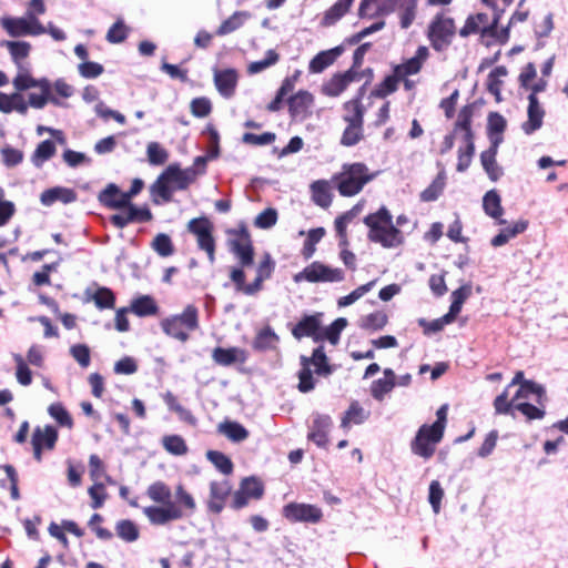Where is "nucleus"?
<instances>
[{"instance_id":"obj_1","label":"nucleus","mask_w":568,"mask_h":568,"mask_svg":"<svg viewBox=\"0 0 568 568\" xmlns=\"http://www.w3.org/2000/svg\"><path fill=\"white\" fill-rule=\"evenodd\" d=\"M364 223L368 227V239L385 248L398 247L405 241L404 234L399 230L408 223V217L404 214L397 216L396 225H394L390 212L382 206L377 212L365 216Z\"/></svg>"},{"instance_id":"obj_2","label":"nucleus","mask_w":568,"mask_h":568,"mask_svg":"<svg viewBox=\"0 0 568 568\" xmlns=\"http://www.w3.org/2000/svg\"><path fill=\"white\" fill-rule=\"evenodd\" d=\"M197 176L195 168L182 170L179 164H170L151 186L155 204L172 201L175 190H186L195 182Z\"/></svg>"},{"instance_id":"obj_3","label":"nucleus","mask_w":568,"mask_h":568,"mask_svg":"<svg viewBox=\"0 0 568 568\" xmlns=\"http://www.w3.org/2000/svg\"><path fill=\"white\" fill-rule=\"evenodd\" d=\"M148 497L154 503L163 506H148L143 508V514L152 525H166L170 521L181 519L184 514L180 507L171 501L172 493L170 487L163 481H155L148 487Z\"/></svg>"},{"instance_id":"obj_4","label":"nucleus","mask_w":568,"mask_h":568,"mask_svg":"<svg viewBox=\"0 0 568 568\" xmlns=\"http://www.w3.org/2000/svg\"><path fill=\"white\" fill-rule=\"evenodd\" d=\"M491 8V13L478 12L469 16L459 30V36L467 38L471 34H479V41L486 47L497 43V9L494 0H483Z\"/></svg>"},{"instance_id":"obj_5","label":"nucleus","mask_w":568,"mask_h":568,"mask_svg":"<svg viewBox=\"0 0 568 568\" xmlns=\"http://www.w3.org/2000/svg\"><path fill=\"white\" fill-rule=\"evenodd\" d=\"M377 172H369L364 163L344 164L342 172L335 178L337 189L343 196H353L359 193L364 185L374 180Z\"/></svg>"},{"instance_id":"obj_6","label":"nucleus","mask_w":568,"mask_h":568,"mask_svg":"<svg viewBox=\"0 0 568 568\" xmlns=\"http://www.w3.org/2000/svg\"><path fill=\"white\" fill-rule=\"evenodd\" d=\"M161 327L168 336L185 343L190 338V333L199 328L197 307L187 305L181 314L163 318Z\"/></svg>"},{"instance_id":"obj_7","label":"nucleus","mask_w":568,"mask_h":568,"mask_svg":"<svg viewBox=\"0 0 568 568\" xmlns=\"http://www.w3.org/2000/svg\"><path fill=\"white\" fill-rule=\"evenodd\" d=\"M529 394L536 395L540 400L546 396V390L532 381H525L524 373L518 371L505 390L499 394V413H507L517 398L528 397Z\"/></svg>"},{"instance_id":"obj_8","label":"nucleus","mask_w":568,"mask_h":568,"mask_svg":"<svg viewBox=\"0 0 568 568\" xmlns=\"http://www.w3.org/2000/svg\"><path fill=\"white\" fill-rule=\"evenodd\" d=\"M301 371L298 372V389L302 393H308L314 389L315 381L311 367H315V373L320 376H328L333 373L332 366L327 363V356L323 346L313 351L311 357L301 356Z\"/></svg>"},{"instance_id":"obj_9","label":"nucleus","mask_w":568,"mask_h":568,"mask_svg":"<svg viewBox=\"0 0 568 568\" xmlns=\"http://www.w3.org/2000/svg\"><path fill=\"white\" fill-rule=\"evenodd\" d=\"M471 109L465 106L460 110L456 124H455V136L460 138L459 154L457 170L459 172L465 171L471 161L474 154L473 133L470 129Z\"/></svg>"},{"instance_id":"obj_10","label":"nucleus","mask_w":568,"mask_h":568,"mask_svg":"<svg viewBox=\"0 0 568 568\" xmlns=\"http://www.w3.org/2000/svg\"><path fill=\"white\" fill-rule=\"evenodd\" d=\"M344 278L345 273L342 268L332 267L318 261L311 263L293 277L295 283L303 281L310 283H338L344 281Z\"/></svg>"},{"instance_id":"obj_11","label":"nucleus","mask_w":568,"mask_h":568,"mask_svg":"<svg viewBox=\"0 0 568 568\" xmlns=\"http://www.w3.org/2000/svg\"><path fill=\"white\" fill-rule=\"evenodd\" d=\"M455 32L454 20L445 14H437L428 27L427 37L432 47L440 52L452 43Z\"/></svg>"},{"instance_id":"obj_12","label":"nucleus","mask_w":568,"mask_h":568,"mask_svg":"<svg viewBox=\"0 0 568 568\" xmlns=\"http://www.w3.org/2000/svg\"><path fill=\"white\" fill-rule=\"evenodd\" d=\"M187 230L196 237L199 248L207 254L210 263L213 264L215 262L213 224L206 217L192 219Z\"/></svg>"},{"instance_id":"obj_13","label":"nucleus","mask_w":568,"mask_h":568,"mask_svg":"<svg viewBox=\"0 0 568 568\" xmlns=\"http://www.w3.org/2000/svg\"><path fill=\"white\" fill-rule=\"evenodd\" d=\"M229 233L234 236L230 240L231 251L239 258L241 266H251L254 260V250L247 229L242 225L239 230H232Z\"/></svg>"},{"instance_id":"obj_14","label":"nucleus","mask_w":568,"mask_h":568,"mask_svg":"<svg viewBox=\"0 0 568 568\" xmlns=\"http://www.w3.org/2000/svg\"><path fill=\"white\" fill-rule=\"evenodd\" d=\"M1 26L11 37L39 36L47 33L38 18H3Z\"/></svg>"},{"instance_id":"obj_15","label":"nucleus","mask_w":568,"mask_h":568,"mask_svg":"<svg viewBox=\"0 0 568 568\" xmlns=\"http://www.w3.org/2000/svg\"><path fill=\"white\" fill-rule=\"evenodd\" d=\"M283 516L292 523L303 521L316 524L321 521L323 514L317 506L290 503L283 507Z\"/></svg>"},{"instance_id":"obj_16","label":"nucleus","mask_w":568,"mask_h":568,"mask_svg":"<svg viewBox=\"0 0 568 568\" xmlns=\"http://www.w3.org/2000/svg\"><path fill=\"white\" fill-rule=\"evenodd\" d=\"M488 130L490 138V148L480 155L483 168L490 180H497V168L495 166V155L497 150V113L491 112L488 118Z\"/></svg>"},{"instance_id":"obj_17","label":"nucleus","mask_w":568,"mask_h":568,"mask_svg":"<svg viewBox=\"0 0 568 568\" xmlns=\"http://www.w3.org/2000/svg\"><path fill=\"white\" fill-rule=\"evenodd\" d=\"M434 436L429 425H423L412 442V452L424 459H429L435 453L436 445L442 440L436 439Z\"/></svg>"},{"instance_id":"obj_18","label":"nucleus","mask_w":568,"mask_h":568,"mask_svg":"<svg viewBox=\"0 0 568 568\" xmlns=\"http://www.w3.org/2000/svg\"><path fill=\"white\" fill-rule=\"evenodd\" d=\"M333 422L328 415L314 414L308 427L307 438L318 447L325 448L328 444V434Z\"/></svg>"},{"instance_id":"obj_19","label":"nucleus","mask_w":568,"mask_h":568,"mask_svg":"<svg viewBox=\"0 0 568 568\" xmlns=\"http://www.w3.org/2000/svg\"><path fill=\"white\" fill-rule=\"evenodd\" d=\"M237 81L239 74L235 69H214V84L223 98L230 99L234 95Z\"/></svg>"},{"instance_id":"obj_20","label":"nucleus","mask_w":568,"mask_h":568,"mask_svg":"<svg viewBox=\"0 0 568 568\" xmlns=\"http://www.w3.org/2000/svg\"><path fill=\"white\" fill-rule=\"evenodd\" d=\"M231 489L232 486L226 479L220 481H211L210 497L207 500L209 510L214 514H220L224 508L225 500L229 497Z\"/></svg>"},{"instance_id":"obj_21","label":"nucleus","mask_w":568,"mask_h":568,"mask_svg":"<svg viewBox=\"0 0 568 568\" xmlns=\"http://www.w3.org/2000/svg\"><path fill=\"white\" fill-rule=\"evenodd\" d=\"M527 115L528 119L523 123L521 129L526 134H531L541 128L545 116V109L534 94L528 95Z\"/></svg>"},{"instance_id":"obj_22","label":"nucleus","mask_w":568,"mask_h":568,"mask_svg":"<svg viewBox=\"0 0 568 568\" xmlns=\"http://www.w3.org/2000/svg\"><path fill=\"white\" fill-rule=\"evenodd\" d=\"M321 327V315H305L293 328L292 334L295 338L301 339L302 337L310 336L314 341H320L321 336L318 329Z\"/></svg>"},{"instance_id":"obj_23","label":"nucleus","mask_w":568,"mask_h":568,"mask_svg":"<svg viewBox=\"0 0 568 568\" xmlns=\"http://www.w3.org/2000/svg\"><path fill=\"white\" fill-rule=\"evenodd\" d=\"M275 268V262L270 254H265L256 268V277L246 287V295H254L263 288V282L268 280Z\"/></svg>"},{"instance_id":"obj_24","label":"nucleus","mask_w":568,"mask_h":568,"mask_svg":"<svg viewBox=\"0 0 568 568\" xmlns=\"http://www.w3.org/2000/svg\"><path fill=\"white\" fill-rule=\"evenodd\" d=\"M429 51L426 47H418L415 55L408 59L406 62L395 67V73L397 77L404 79L407 75L416 74L420 71L424 62L427 60Z\"/></svg>"},{"instance_id":"obj_25","label":"nucleus","mask_w":568,"mask_h":568,"mask_svg":"<svg viewBox=\"0 0 568 568\" xmlns=\"http://www.w3.org/2000/svg\"><path fill=\"white\" fill-rule=\"evenodd\" d=\"M417 0H387V7L392 11H398L400 26L407 29L416 16Z\"/></svg>"},{"instance_id":"obj_26","label":"nucleus","mask_w":568,"mask_h":568,"mask_svg":"<svg viewBox=\"0 0 568 568\" xmlns=\"http://www.w3.org/2000/svg\"><path fill=\"white\" fill-rule=\"evenodd\" d=\"M77 201V193L72 189L54 186L43 191L40 195V202L44 206H51L55 202L69 204Z\"/></svg>"},{"instance_id":"obj_27","label":"nucleus","mask_w":568,"mask_h":568,"mask_svg":"<svg viewBox=\"0 0 568 568\" xmlns=\"http://www.w3.org/2000/svg\"><path fill=\"white\" fill-rule=\"evenodd\" d=\"M357 79V72L353 69L345 73L335 74L323 87V92L328 97L339 95L353 81Z\"/></svg>"},{"instance_id":"obj_28","label":"nucleus","mask_w":568,"mask_h":568,"mask_svg":"<svg viewBox=\"0 0 568 568\" xmlns=\"http://www.w3.org/2000/svg\"><path fill=\"white\" fill-rule=\"evenodd\" d=\"M100 202L110 209H121L129 204L130 194L120 191L115 184H109L99 195Z\"/></svg>"},{"instance_id":"obj_29","label":"nucleus","mask_w":568,"mask_h":568,"mask_svg":"<svg viewBox=\"0 0 568 568\" xmlns=\"http://www.w3.org/2000/svg\"><path fill=\"white\" fill-rule=\"evenodd\" d=\"M313 103V95L307 91H300L288 100V109L292 118L303 120L306 118Z\"/></svg>"},{"instance_id":"obj_30","label":"nucleus","mask_w":568,"mask_h":568,"mask_svg":"<svg viewBox=\"0 0 568 568\" xmlns=\"http://www.w3.org/2000/svg\"><path fill=\"white\" fill-rule=\"evenodd\" d=\"M212 357L219 365L229 366L234 363H245L247 359V353L239 347H216L213 351Z\"/></svg>"},{"instance_id":"obj_31","label":"nucleus","mask_w":568,"mask_h":568,"mask_svg":"<svg viewBox=\"0 0 568 568\" xmlns=\"http://www.w3.org/2000/svg\"><path fill=\"white\" fill-rule=\"evenodd\" d=\"M396 386V375L393 369L385 368L384 377L378 378L372 383L371 394L372 396L378 400H384L385 396L389 394L393 388Z\"/></svg>"},{"instance_id":"obj_32","label":"nucleus","mask_w":568,"mask_h":568,"mask_svg":"<svg viewBox=\"0 0 568 568\" xmlns=\"http://www.w3.org/2000/svg\"><path fill=\"white\" fill-rule=\"evenodd\" d=\"M37 88L40 90L39 92H31L29 94V104L32 108L41 109L49 101L55 105L60 104L59 100L51 94V85L48 80H39V84Z\"/></svg>"},{"instance_id":"obj_33","label":"nucleus","mask_w":568,"mask_h":568,"mask_svg":"<svg viewBox=\"0 0 568 568\" xmlns=\"http://www.w3.org/2000/svg\"><path fill=\"white\" fill-rule=\"evenodd\" d=\"M341 47L317 53L310 62L308 69L312 73H321L332 65L334 61L342 54Z\"/></svg>"},{"instance_id":"obj_34","label":"nucleus","mask_w":568,"mask_h":568,"mask_svg":"<svg viewBox=\"0 0 568 568\" xmlns=\"http://www.w3.org/2000/svg\"><path fill=\"white\" fill-rule=\"evenodd\" d=\"M0 111L4 113L17 111L21 114H26L28 111V103L20 93L6 94L0 92Z\"/></svg>"},{"instance_id":"obj_35","label":"nucleus","mask_w":568,"mask_h":568,"mask_svg":"<svg viewBox=\"0 0 568 568\" xmlns=\"http://www.w3.org/2000/svg\"><path fill=\"white\" fill-rule=\"evenodd\" d=\"M528 226V221L519 220L515 223H508L499 219V246L507 243L510 239L523 233Z\"/></svg>"},{"instance_id":"obj_36","label":"nucleus","mask_w":568,"mask_h":568,"mask_svg":"<svg viewBox=\"0 0 568 568\" xmlns=\"http://www.w3.org/2000/svg\"><path fill=\"white\" fill-rule=\"evenodd\" d=\"M470 286H462L458 290L454 291L452 294V305L449 307V312L444 315V320L446 323H452L456 316L459 314L464 302L470 295Z\"/></svg>"},{"instance_id":"obj_37","label":"nucleus","mask_w":568,"mask_h":568,"mask_svg":"<svg viewBox=\"0 0 568 568\" xmlns=\"http://www.w3.org/2000/svg\"><path fill=\"white\" fill-rule=\"evenodd\" d=\"M368 416L369 413L366 412L358 402H353L343 416L341 426L343 428H349L352 425L363 424Z\"/></svg>"},{"instance_id":"obj_38","label":"nucleus","mask_w":568,"mask_h":568,"mask_svg":"<svg viewBox=\"0 0 568 568\" xmlns=\"http://www.w3.org/2000/svg\"><path fill=\"white\" fill-rule=\"evenodd\" d=\"M38 439V444L44 449H53L58 440V432L51 426L36 427L32 434V442Z\"/></svg>"},{"instance_id":"obj_39","label":"nucleus","mask_w":568,"mask_h":568,"mask_svg":"<svg viewBox=\"0 0 568 568\" xmlns=\"http://www.w3.org/2000/svg\"><path fill=\"white\" fill-rule=\"evenodd\" d=\"M345 114L343 116L347 124H363L364 122V106L359 99L347 101L344 104Z\"/></svg>"},{"instance_id":"obj_40","label":"nucleus","mask_w":568,"mask_h":568,"mask_svg":"<svg viewBox=\"0 0 568 568\" xmlns=\"http://www.w3.org/2000/svg\"><path fill=\"white\" fill-rule=\"evenodd\" d=\"M219 432L229 439L240 443L248 437V432L236 422H224L219 425Z\"/></svg>"},{"instance_id":"obj_41","label":"nucleus","mask_w":568,"mask_h":568,"mask_svg":"<svg viewBox=\"0 0 568 568\" xmlns=\"http://www.w3.org/2000/svg\"><path fill=\"white\" fill-rule=\"evenodd\" d=\"M354 0H338L324 14L322 24L332 26L337 22L349 9Z\"/></svg>"},{"instance_id":"obj_42","label":"nucleus","mask_w":568,"mask_h":568,"mask_svg":"<svg viewBox=\"0 0 568 568\" xmlns=\"http://www.w3.org/2000/svg\"><path fill=\"white\" fill-rule=\"evenodd\" d=\"M250 18V13L246 11H236L230 18L221 23L216 30L217 36H225L243 26V23Z\"/></svg>"},{"instance_id":"obj_43","label":"nucleus","mask_w":568,"mask_h":568,"mask_svg":"<svg viewBox=\"0 0 568 568\" xmlns=\"http://www.w3.org/2000/svg\"><path fill=\"white\" fill-rule=\"evenodd\" d=\"M277 343L278 336L275 332L270 327H265L256 335L253 347L257 351H267L275 348Z\"/></svg>"},{"instance_id":"obj_44","label":"nucleus","mask_w":568,"mask_h":568,"mask_svg":"<svg viewBox=\"0 0 568 568\" xmlns=\"http://www.w3.org/2000/svg\"><path fill=\"white\" fill-rule=\"evenodd\" d=\"M163 399L168 407L170 408V410L176 413L181 420L192 425L195 424L196 419L193 416V414L189 409L183 407L181 404H179L176 397L171 392L165 393Z\"/></svg>"},{"instance_id":"obj_45","label":"nucleus","mask_w":568,"mask_h":568,"mask_svg":"<svg viewBox=\"0 0 568 568\" xmlns=\"http://www.w3.org/2000/svg\"><path fill=\"white\" fill-rule=\"evenodd\" d=\"M131 311L138 316L154 315L158 312V305L151 296L144 295L132 302Z\"/></svg>"},{"instance_id":"obj_46","label":"nucleus","mask_w":568,"mask_h":568,"mask_svg":"<svg viewBox=\"0 0 568 568\" xmlns=\"http://www.w3.org/2000/svg\"><path fill=\"white\" fill-rule=\"evenodd\" d=\"M55 153L54 142L51 140L42 141L36 149L32 155V163L37 168H41L42 164L51 159Z\"/></svg>"},{"instance_id":"obj_47","label":"nucleus","mask_w":568,"mask_h":568,"mask_svg":"<svg viewBox=\"0 0 568 568\" xmlns=\"http://www.w3.org/2000/svg\"><path fill=\"white\" fill-rule=\"evenodd\" d=\"M6 48L9 50L13 61L18 67H22L21 61L29 55L31 45L26 41H6Z\"/></svg>"},{"instance_id":"obj_48","label":"nucleus","mask_w":568,"mask_h":568,"mask_svg":"<svg viewBox=\"0 0 568 568\" xmlns=\"http://www.w3.org/2000/svg\"><path fill=\"white\" fill-rule=\"evenodd\" d=\"M313 201L322 206L327 207L331 202V193L328 185L325 181H316L311 185Z\"/></svg>"},{"instance_id":"obj_49","label":"nucleus","mask_w":568,"mask_h":568,"mask_svg":"<svg viewBox=\"0 0 568 568\" xmlns=\"http://www.w3.org/2000/svg\"><path fill=\"white\" fill-rule=\"evenodd\" d=\"M175 504L181 508L184 515H192L196 509V504L191 494H189L182 485L176 486L175 488Z\"/></svg>"},{"instance_id":"obj_50","label":"nucleus","mask_w":568,"mask_h":568,"mask_svg":"<svg viewBox=\"0 0 568 568\" xmlns=\"http://www.w3.org/2000/svg\"><path fill=\"white\" fill-rule=\"evenodd\" d=\"M325 230L323 227L312 229L307 233V239L304 242L303 248H302V255L305 260H310L316 248L315 245L324 237Z\"/></svg>"},{"instance_id":"obj_51","label":"nucleus","mask_w":568,"mask_h":568,"mask_svg":"<svg viewBox=\"0 0 568 568\" xmlns=\"http://www.w3.org/2000/svg\"><path fill=\"white\" fill-rule=\"evenodd\" d=\"M445 187V175L439 173L428 187L420 193V200L424 202H432L438 199Z\"/></svg>"},{"instance_id":"obj_52","label":"nucleus","mask_w":568,"mask_h":568,"mask_svg":"<svg viewBox=\"0 0 568 568\" xmlns=\"http://www.w3.org/2000/svg\"><path fill=\"white\" fill-rule=\"evenodd\" d=\"M115 530L116 535L126 542H133L139 538L136 525L129 519L118 521Z\"/></svg>"},{"instance_id":"obj_53","label":"nucleus","mask_w":568,"mask_h":568,"mask_svg":"<svg viewBox=\"0 0 568 568\" xmlns=\"http://www.w3.org/2000/svg\"><path fill=\"white\" fill-rule=\"evenodd\" d=\"M162 444L164 449L172 455L182 456L187 453L185 440L179 435L164 436Z\"/></svg>"},{"instance_id":"obj_54","label":"nucleus","mask_w":568,"mask_h":568,"mask_svg":"<svg viewBox=\"0 0 568 568\" xmlns=\"http://www.w3.org/2000/svg\"><path fill=\"white\" fill-rule=\"evenodd\" d=\"M206 458L224 475H230L233 471L232 460L221 452L207 450Z\"/></svg>"},{"instance_id":"obj_55","label":"nucleus","mask_w":568,"mask_h":568,"mask_svg":"<svg viewBox=\"0 0 568 568\" xmlns=\"http://www.w3.org/2000/svg\"><path fill=\"white\" fill-rule=\"evenodd\" d=\"M48 413L60 426L72 427V417L61 403L51 404L48 408Z\"/></svg>"},{"instance_id":"obj_56","label":"nucleus","mask_w":568,"mask_h":568,"mask_svg":"<svg viewBox=\"0 0 568 568\" xmlns=\"http://www.w3.org/2000/svg\"><path fill=\"white\" fill-rule=\"evenodd\" d=\"M151 247L162 257H168L174 253L172 240L164 233H160L153 239Z\"/></svg>"},{"instance_id":"obj_57","label":"nucleus","mask_w":568,"mask_h":568,"mask_svg":"<svg viewBox=\"0 0 568 568\" xmlns=\"http://www.w3.org/2000/svg\"><path fill=\"white\" fill-rule=\"evenodd\" d=\"M346 325V318L339 317L335 320L328 327L323 331L322 334H320L321 339L326 338L331 344L336 345L339 341V335Z\"/></svg>"},{"instance_id":"obj_58","label":"nucleus","mask_w":568,"mask_h":568,"mask_svg":"<svg viewBox=\"0 0 568 568\" xmlns=\"http://www.w3.org/2000/svg\"><path fill=\"white\" fill-rule=\"evenodd\" d=\"M13 361L16 363V377L19 384L28 386L32 382V372L28 367L24 358L20 354H13Z\"/></svg>"},{"instance_id":"obj_59","label":"nucleus","mask_w":568,"mask_h":568,"mask_svg":"<svg viewBox=\"0 0 568 568\" xmlns=\"http://www.w3.org/2000/svg\"><path fill=\"white\" fill-rule=\"evenodd\" d=\"M148 160L152 165H162L169 159L168 151L158 142H150L146 148Z\"/></svg>"},{"instance_id":"obj_60","label":"nucleus","mask_w":568,"mask_h":568,"mask_svg":"<svg viewBox=\"0 0 568 568\" xmlns=\"http://www.w3.org/2000/svg\"><path fill=\"white\" fill-rule=\"evenodd\" d=\"M376 281H371L364 285L358 286L353 292H351L348 295L341 297L337 301V305L339 307H346L358 301L362 296H364L366 293H368L375 285Z\"/></svg>"},{"instance_id":"obj_61","label":"nucleus","mask_w":568,"mask_h":568,"mask_svg":"<svg viewBox=\"0 0 568 568\" xmlns=\"http://www.w3.org/2000/svg\"><path fill=\"white\" fill-rule=\"evenodd\" d=\"M363 139V124H347L343 132L341 143L345 146H353Z\"/></svg>"},{"instance_id":"obj_62","label":"nucleus","mask_w":568,"mask_h":568,"mask_svg":"<svg viewBox=\"0 0 568 568\" xmlns=\"http://www.w3.org/2000/svg\"><path fill=\"white\" fill-rule=\"evenodd\" d=\"M510 408H515L520 412L527 420L542 419L546 415L545 409L539 408L530 403H513Z\"/></svg>"},{"instance_id":"obj_63","label":"nucleus","mask_w":568,"mask_h":568,"mask_svg":"<svg viewBox=\"0 0 568 568\" xmlns=\"http://www.w3.org/2000/svg\"><path fill=\"white\" fill-rule=\"evenodd\" d=\"M240 490L254 499H260L264 493L263 484L255 477L243 479Z\"/></svg>"},{"instance_id":"obj_64","label":"nucleus","mask_w":568,"mask_h":568,"mask_svg":"<svg viewBox=\"0 0 568 568\" xmlns=\"http://www.w3.org/2000/svg\"><path fill=\"white\" fill-rule=\"evenodd\" d=\"M19 72L13 79V87L19 91H24L31 88H36L39 84V80L33 79L29 71L23 67H18Z\"/></svg>"}]
</instances>
